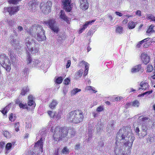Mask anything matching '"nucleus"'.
I'll return each instance as SVG.
<instances>
[{
	"label": "nucleus",
	"instance_id": "1",
	"mask_svg": "<svg viewBox=\"0 0 155 155\" xmlns=\"http://www.w3.org/2000/svg\"><path fill=\"white\" fill-rule=\"evenodd\" d=\"M131 128L130 127H124L117 133L114 150L115 155L130 154L133 143L135 139Z\"/></svg>",
	"mask_w": 155,
	"mask_h": 155
},
{
	"label": "nucleus",
	"instance_id": "2",
	"mask_svg": "<svg viewBox=\"0 0 155 155\" xmlns=\"http://www.w3.org/2000/svg\"><path fill=\"white\" fill-rule=\"evenodd\" d=\"M69 133L71 137L74 136L75 132L73 128L66 126L56 127L54 130L53 137L54 140L59 141L65 138Z\"/></svg>",
	"mask_w": 155,
	"mask_h": 155
},
{
	"label": "nucleus",
	"instance_id": "3",
	"mask_svg": "<svg viewBox=\"0 0 155 155\" xmlns=\"http://www.w3.org/2000/svg\"><path fill=\"white\" fill-rule=\"evenodd\" d=\"M84 119L82 111L79 109L72 110L67 115V120L70 123L77 124L82 122Z\"/></svg>",
	"mask_w": 155,
	"mask_h": 155
},
{
	"label": "nucleus",
	"instance_id": "4",
	"mask_svg": "<svg viewBox=\"0 0 155 155\" xmlns=\"http://www.w3.org/2000/svg\"><path fill=\"white\" fill-rule=\"evenodd\" d=\"M25 45L28 50L32 53L33 52L36 53L38 52V48L35 47L36 45L35 41L30 37H28L25 40Z\"/></svg>",
	"mask_w": 155,
	"mask_h": 155
},
{
	"label": "nucleus",
	"instance_id": "5",
	"mask_svg": "<svg viewBox=\"0 0 155 155\" xmlns=\"http://www.w3.org/2000/svg\"><path fill=\"white\" fill-rule=\"evenodd\" d=\"M0 64L7 71H10L11 69V64L9 59L6 54H0Z\"/></svg>",
	"mask_w": 155,
	"mask_h": 155
},
{
	"label": "nucleus",
	"instance_id": "6",
	"mask_svg": "<svg viewBox=\"0 0 155 155\" xmlns=\"http://www.w3.org/2000/svg\"><path fill=\"white\" fill-rule=\"evenodd\" d=\"M52 2L50 1H48L46 2H43L40 4V8L42 12L45 14H48L51 11Z\"/></svg>",
	"mask_w": 155,
	"mask_h": 155
},
{
	"label": "nucleus",
	"instance_id": "7",
	"mask_svg": "<svg viewBox=\"0 0 155 155\" xmlns=\"http://www.w3.org/2000/svg\"><path fill=\"white\" fill-rule=\"evenodd\" d=\"M43 24L46 25L52 31L56 33L59 31V27L57 26L56 21L53 19H50L44 22Z\"/></svg>",
	"mask_w": 155,
	"mask_h": 155
},
{
	"label": "nucleus",
	"instance_id": "8",
	"mask_svg": "<svg viewBox=\"0 0 155 155\" xmlns=\"http://www.w3.org/2000/svg\"><path fill=\"white\" fill-rule=\"evenodd\" d=\"M64 8L67 12H70L73 8V3L71 0H61Z\"/></svg>",
	"mask_w": 155,
	"mask_h": 155
},
{
	"label": "nucleus",
	"instance_id": "9",
	"mask_svg": "<svg viewBox=\"0 0 155 155\" xmlns=\"http://www.w3.org/2000/svg\"><path fill=\"white\" fill-rule=\"evenodd\" d=\"M5 11H6L10 15L15 14L19 10V7H5L4 8Z\"/></svg>",
	"mask_w": 155,
	"mask_h": 155
},
{
	"label": "nucleus",
	"instance_id": "10",
	"mask_svg": "<svg viewBox=\"0 0 155 155\" xmlns=\"http://www.w3.org/2000/svg\"><path fill=\"white\" fill-rule=\"evenodd\" d=\"M140 57L142 62L145 65L147 64L150 62V57L147 54L142 53Z\"/></svg>",
	"mask_w": 155,
	"mask_h": 155
},
{
	"label": "nucleus",
	"instance_id": "11",
	"mask_svg": "<svg viewBox=\"0 0 155 155\" xmlns=\"http://www.w3.org/2000/svg\"><path fill=\"white\" fill-rule=\"evenodd\" d=\"M59 17L61 20L64 21L69 23L70 22V18L66 15L63 10H61L59 13Z\"/></svg>",
	"mask_w": 155,
	"mask_h": 155
},
{
	"label": "nucleus",
	"instance_id": "12",
	"mask_svg": "<svg viewBox=\"0 0 155 155\" xmlns=\"http://www.w3.org/2000/svg\"><path fill=\"white\" fill-rule=\"evenodd\" d=\"M43 138L41 137L39 140H38L35 143L34 145V148L39 149V150L41 152H42L43 151Z\"/></svg>",
	"mask_w": 155,
	"mask_h": 155
},
{
	"label": "nucleus",
	"instance_id": "13",
	"mask_svg": "<svg viewBox=\"0 0 155 155\" xmlns=\"http://www.w3.org/2000/svg\"><path fill=\"white\" fill-rule=\"evenodd\" d=\"M80 5V7L82 10H85L88 8L87 0H79Z\"/></svg>",
	"mask_w": 155,
	"mask_h": 155
},
{
	"label": "nucleus",
	"instance_id": "14",
	"mask_svg": "<svg viewBox=\"0 0 155 155\" xmlns=\"http://www.w3.org/2000/svg\"><path fill=\"white\" fill-rule=\"evenodd\" d=\"M28 104L29 106H32L34 108L36 106L35 102L34 101L33 97L31 95H30L28 97Z\"/></svg>",
	"mask_w": 155,
	"mask_h": 155
},
{
	"label": "nucleus",
	"instance_id": "15",
	"mask_svg": "<svg viewBox=\"0 0 155 155\" xmlns=\"http://www.w3.org/2000/svg\"><path fill=\"white\" fill-rule=\"evenodd\" d=\"M36 39L38 41H42L45 40L46 38L45 35V32L37 34Z\"/></svg>",
	"mask_w": 155,
	"mask_h": 155
},
{
	"label": "nucleus",
	"instance_id": "16",
	"mask_svg": "<svg viewBox=\"0 0 155 155\" xmlns=\"http://www.w3.org/2000/svg\"><path fill=\"white\" fill-rule=\"evenodd\" d=\"M140 86L141 87L139 88V90H140L141 89L144 90H146L148 88L150 87L148 83L145 81H141L140 84Z\"/></svg>",
	"mask_w": 155,
	"mask_h": 155
},
{
	"label": "nucleus",
	"instance_id": "17",
	"mask_svg": "<svg viewBox=\"0 0 155 155\" xmlns=\"http://www.w3.org/2000/svg\"><path fill=\"white\" fill-rule=\"evenodd\" d=\"M142 69L141 64H139L133 67L131 70V72L135 73L139 71Z\"/></svg>",
	"mask_w": 155,
	"mask_h": 155
},
{
	"label": "nucleus",
	"instance_id": "18",
	"mask_svg": "<svg viewBox=\"0 0 155 155\" xmlns=\"http://www.w3.org/2000/svg\"><path fill=\"white\" fill-rule=\"evenodd\" d=\"M38 2L37 0H32L29 2V5L32 9H35L38 5Z\"/></svg>",
	"mask_w": 155,
	"mask_h": 155
},
{
	"label": "nucleus",
	"instance_id": "19",
	"mask_svg": "<svg viewBox=\"0 0 155 155\" xmlns=\"http://www.w3.org/2000/svg\"><path fill=\"white\" fill-rule=\"evenodd\" d=\"M15 143V142H13L12 143H7L5 146V149L6 151L7 152L10 150L12 146L14 145Z\"/></svg>",
	"mask_w": 155,
	"mask_h": 155
},
{
	"label": "nucleus",
	"instance_id": "20",
	"mask_svg": "<svg viewBox=\"0 0 155 155\" xmlns=\"http://www.w3.org/2000/svg\"><path fill=\"white\" fill-rule=\"evenodd\" d=\"M58 104V103L56 101L53 100L49 104V107L50 108L52 109L55 108L56 106Z\"/></svg>",
	"mask_w": 155,
	"mask_h": 155
},
{
	"label": "nucleus",
	"instance_id": "21",
	"mask_svg": "<svg viewBox=\"0 0 155 155\" xmlns=\"http://www.w3.org/2000/svg\"><path fill=\"white\" fill-rule=\"evenodd\" d=\"M36 32L38 34L45 32V31L43 30L42 27L41 25H38L36 26Z\"/></svg>",
	"mask_w": 155,
	"mask_h": 155
},
{
	"label": "nucleus",
	"instance_id": "22",
	"mask_svg": "<svg viewBox=\"0 0 155 155\" xmlns=\"http://www.w3.org/2000/svg\"><path fill=\"white\" fill-rule=\"evenodd\" d=\"M82 73L83 70H80L76 73L74 75V77L75 79H77L81 77L82 75Z\"/></svg>",
	"mask_w": 155,
	"mask_h": 155
},
{
	"label": "nucleus",
	"instance_id": "23",
	"mask_svg": "<svg viewBox=\"0 0 155 155\" xmlns=\"http://www.w3.org/2000/svg\"><path fill=\"white\" fill-rule=\"evenodd\" d=\"M95 20H94L90 21H87L85 23V24H84L83 26L82 29L83 30H85L87 26L89 25H91V23L95 21Z\"/></svg>",
	"mask_w": 155,
	"mask_h": 155
},
{
	"label": "nucleus",
	"instance_id": "24",
	"mask_svg": "<svg viewBox=\"0 0 155 155\" xmlns=\"http://www.w3.org/2000/svg\"><path fill=\"white\" fill-rule=\"evenodd\" d=\"M29 91V89L28 87H25L21 90V94L22 95H25Z\"/></svg>",
	"mask_w": 155,
	"mask_h": 155
},
{
	"label": "nucleus",
	"instance_id": "25",
	"mask_svg": "<svg viewBox=\"0 0 155 155\" xmlns=\"http://www.w3.org/2000/svg\"><path fill=\"white\" fill-rule=\"evenodd\" d=\"M128 27L129 29L134 28L136 26L135 23L133 21H130L128 24Z\"/></svg>",
	"mask_w": 155,
	"mask_h": 155
},
{
	"label": "nucleus",
	"instance_id": "26",
	"mask_svg": "<svg viewBox=\"0 0 155 155\" xmlns=\"http://www.w3.org/2000/svg\"><path fill=\"white\" fill-rule=\"evenodd\" d=\"M81 91V89H79L77 88H76L74 89L71 92V96H73L75 95L78 92H80Z\"/></svg>",
	"mask_w": 155,
	"mask_h": 155
},
{
	"label": "nucleus",
	"instance_id": "27",
	"mask_svg": "<svg viewBox=\"0 0 155 155\" xmlns=\"http://www.w3.org/2000/svg\"><path fill=\"white\" fill-rule=\"evenodd\" d=\"M10 60L12 62V63H15L16 58L15 54H13L12 53H10L9 55Z\"/></svg>",
	"mask_w": 155,
	"mask_h": 155
},
{
	"label": "nucleus",
	"instance_id": "28",
	"mask_svg": "<svg viewBox=\"0 0 155 155\" xmlns=\"http://www.w3.org/2000/svg\"><path fill=\"white\" fill-rule=\"evenodd\" d=\"M154 26L151 25L148 28V29H147L146 32L147 33H152L154 32V31L153 30V28Z\"/></svg>",
	"mask_w": 155,
	"mask_h": 155
},
{
	"label": "nucleus",
	"instance_id": "29",
	"mask_svg": "<svg viewBox=\"0 0 155 155\" xmlns=\"http://www.w3.org/2000/svg\"><path fill=\"white\" fill-rule=\"evenodd\" d=\"M140 136H139L140 138H142L147 134V130L145 129H142V130L141 133L140 134Z\"/></svg>",
	"mask_w": 155,
	"mask_h": 155
},
{
	"label": "nucleus",
	"instance_id": "30",
	"mask_svg": "<svg viewBox=\"0 0 155 155\" xmlns=\"http://www.w3.org/2000/svg\"><path fill=\"white\" fill-rule=\"evenodd\" d=\"M3 134L4 136L7 138H9L10 137L11 134L7 131L4 130L3 132Z\"/></svg>",
	"mask_w": 155,
	"mask_h": 155
},
{
	"label": "nucleus",
	"instance_id": "31",
	"mask_svg": "<svg viewBox=\"0 0 155 155\" xmlns=\"http://www.w3.org/2000/svg\"><path fill=\"white\" fill-rule=\"evenodd\" d=\"M123 28L121 26H118L116 28V31L117 33L121 34L122 33Z\"/></svg>",
	"mask_w": 155,
	"mask_h": 155
},
{
	"label": "nucleus",
	"instance_id": "32",
	"mask_svg": "<svg viewBox=\"0 0 155 155\" xmlns=\"http://www.w3.org/2000/svg\"><path fill=\"white\" fill-rule=\"evenodd\" d=\"M21 0H9L8 2L10 4L16 5Z\"/></svg>",
	"mask_w": 155,
	"mask_h": 155
},
{
	"label": "nucleus",
	"instance_id": "33",
	"mask_svg": "<svg viewBox=\"0 0 155 155\" xmlns=\"http://www.w3.org/2000/svg\"><path fill=\"white\" fill-rule=\"evenodd\" d=\"M153 66L152 65L149 64L147 67V70L146 72H151L153 71Z\"/></svg>",
	"mask_w": 155,
	"mask_h": 155
},
{
	"label": "nucleus",
	"instance_id": "34",
	"mask_svg": "<svg viewBox=\"0 0 155 155\" xmlns=\"http://www.w3.org/2000/svg\"><path fill=\"white\" fill-rule=\"evenodd\" d=\"M49 115L50 117L54 118L56 116V112H52L51 111L48 110V112Z\"/></svg>",
	"mask_w": 155,
	"mask_h": 155
},
{
	"label": "nucleus",
	"instance_id": "35",
	"mask_svg": "<svg viewBox=\"0 0 155 155\" xmlns=\"http://www.w3.org/2000/svg\"><path fill=\"white\" fill-rule=\"evenodd\" d=\"M140 105V102L137 100H135L132 102V105L134 107H138Z\"/></svg>",
	"mask_w": 155,
	"mask_h": 155
},
{
	"label": "nucleus",
	"instance_id": "36",
	"mask_svg": "<svg viewBox=\"0 0 155 155\" xmlns=\"http://www.w3.org/2000/svg\"><path fill=\"white\" fill-rule=\"evenodd\" d=\"M62 153L64 154H68L69 153V150L67 148V147H64L62 150Z\"/></svg>",
	"mask_w": 155,
	"mask_h": 155
},
{
	"label": "nucleus",
	"instance_id": "37",
	"mask_svg": "<svg viewBox=\"0 0 155 155\" xmlns=\"http://www.w3.org/2000/svg\"><path fill=\"white\" fill-rule=\"evenodd\" d=\"M63 78L61 77H58L56 80L55 82L57 84H61L63 81Z\"/></svg>",
	"mask_w": 155,
	"mask_h": 155
},
{
	"label": "nucleus",
	"instance_id": "38",
	"mask_svg": "<svg viewBox=\"0 0 155 155\" xmlns=\"http://www.w3.org/2000/svg\"><path fill=\"white\" fill-rule=\"evenodd\" d=\"M32 61V59L30 53H28V58L27 59V64H30V63H31Z\"/></svg>",
	"mask_w": 155,
	"mask_h": 155
},
{
	"label": "nucleus",
	"instance_id": "39",
	"mask_svg": "<svg viewBox=\"0 0 155 155\" xmlns=\"http://www.w3.org/2000/svg\"><path fill=\"white\" fill-rule=\"evenodd\" d=\"M94 88L93 87L90 86H87L86 87V90H87V91L92 90L93 91V92L94 93H96L97 92V91H95V90H94Z\"/></svg>",
	"mask_w": 155,
	"mask_h": 155
},
{
	"label": "nucleus",
	"instance_id": "40",
	"mask_svg": "<svg viewBox=\"0 0 155 155\" xmlns=\"http://www.w3.org/2000/svg\"><path fill=\"white\" fill-rule=\"evenodd\" d=\"M20 127L19 123L18 122L16 123L15 124V128L16 132H18L19 130V127Z\"/></svg>",
	"mask_w": 155,
	"mask_h": 155
},
{
	"label": "nucleus",
	"instance_id": "41",
	"mask_svg": "<svg viewBox=\"0 0 155 155\" xmlns=\"http://www.w3.org/2000/svg\"><path fill=\"white\" fill-rule=\"evenodd\" d=\"M19 107L20 108H22L23 109H28V107L27 105L26 104H23L22 103H21L19 104Z\"/></svg>",
	"mask_w": 155,
	"mask_h": 155
},
{
	"label": "nucleus",
	"instance_id": "42",
	"mask_svg": "<svg viewBox=\"0 0 155 155\" xmlns=\"http://www.w3.org/2000/svg\"><path fill=\"white\" fill-rule=\"evenodd\" d=\"M147 18L152 21H155V17L152 15H149L147 16Z\"/></svg>",
	"mask_w": 155,
	"mask_h": 155
},
{
	"label": "nucleus",
	"instance_id": "43",
	"mask_svg": "<svg viewBox=\"0 0 155 155\" xmlns=\"http://www.w3.org/2000/svg\"><path fill=\"white\" fill-rule=\"evenodd\" d=\"M15 119V117L14 118H13V114L12 113H11L9 116V120L12 121H14Z\"/></svg>",
	"mask_w": 155,
	"mask_h": 155
},
{
	"label": "nucleus",
	"instance_id": "44",
	"mask_svg": "<svg viewBox=\"0 0 155 155\" xmlns=\"http://www.w3.org/2000/svg\"><path fill=\"white\" fill-rule=\"evenodd\" d=\"M104 110V108L103 107L100 106L98 107L96 109V111L97 112H101Z\"/></svg>",
	"mask_w": 155,
	"mask_h": 155
},
{
	"label": "nucleus",
	"instance_id": "45",
	"mask_svg": "<svg viewBox=\"0 0 155 155\" xmlns=\"http://www.w3.org/2000/svg\"><path fill=\"white\" fill-rule=\"evenodd\" d=\"M70 82V80L68 78H67L64 80V83L65 84L68 85L69 84Z\"/></svg>",
	"mask_w": 155,
	"mask_h": 155
},
{
	"label": "nucleus",
	"instance_id": "46",
	"mask_svg": "<svg viewBox=\"0 0 155 155\" xmlns=\"http://www.w3.org/2000/svg\"><path fill=\"white\" fill-rule=\"evenodd\" d=\"M1 112L4 114H6L8 112V110L7 109L6 107H5V108H3V109L1 111Z\"/></svg>",
	"mask_w": 155,
	"mask_h": 155
},
{
	"label": "nucleus",
	"instance_id": "47",
	"mask_svg": "<svg viewBox=\"0 0 155 155\" xmlns=\"http://www.w3.org/2000/svg\"><path fill=\"white\" fill-rule=\"evenodd\" d=\"M5 143L3 141L0 142V147L1 148H2L4 147Z\"/></svg>",
	"mask_w": 155,
	"mask_h": 155
},
{
	"label": "nucleus",
	"instance_id": "48",
	"mask_svg": "<svg viewBox=\"0 0 155 155\" xmlns=\"http://www.w3.org/2000/svg\"><path fill=\"white\" fill-rule=\"evenodd\" d=\"M35 28L34 26H33L31 28H30V29L28 30V32L29 34L31 35L32 34V30Z\"/></svg>",
	"mask_w": 155,
	"mask_h": 155
},
{
	"label": "nucleus",
	"instance_id": "49",
	"mask_svg": "<svg viewBox=\"0 0 155 155\" xmlns=\"http://www.w3.org/2000/svg\"><path fill=\"white\" fill-rule=\"evenodd\" d=\"M71 64V61L70 60H68L67 61V64L66 65V68H69Z\"/></svg>",
	"mask_w": 155,
	"mask_h": 155
},
{
	"label": "nucleus",
	"instance_id": "50",
	"mask_svg": "<svg viewBox=\"0 0 155 155\" xmlns=\"http://www.w3.org/2000/svg\"><path fill=\"white\" fill-rule=\"evenodd\" d=\"M140 131L139 128L138 127H137L135 129V132L137 134V135L139 136H140V134H139V132Z\"/></svg>",
	"mask_w": 155,
	"mask_h": 155
},
{
	"label": "nucleus",
	"instance_id": "51",
	"mask_svg": "<svg viewBox=\"0 0 155 155\" xmlns=\"http://www.w3.org/2000/svg\"><path fill=\"white\" fill-rule=\"evenodd\" d=\"M141 12L140 10H137L136 12V15H137L140 16H141Z\"/></svg>",
	"mask_w": 155,
	"mask_h": 155
},
{
	"label": "nucleus",
	"instance_id": "52",
	"mask_svg": "<svg viewBox=\"0 0 155 155\" xmlns=\"http://www.w3.org/2000/svg\"><path fill=\"white\" fill-rule=\"evenodd\" d=\"M87 64H88L87 63H86V64L85 65V72H87V73H88V69H89V67L88 66V65H87Z\"/></svg>",
	"mask_w": 155,
	"mask_h": 155
},
{
	"label": "nucleus",
	"instance_id": "53",
	"mask_svg": "<svg viewBox=\"0 0 155 155\" xmlns=\"http://www.w3.org/2000/svg\"><path fill=\"white\" fill-rule=\"evenodd\" d=\"M153 138L151 137H149L147 140V142L148 143H150L151 142L152 139Z\"/></svg>",
	"mask_w": 155,
	"mask_h": 155
},
{
	"label": "nucleus",
	"instance_id": "54",
	"mask_svg": "<svg viewBox=\"0 0 155 155\" xmlns=\"http://www.w3.org/2000/svg\"><path fill=\"white\" fill-rule=\"evenodd\" d=\"M87 62H86L85 61H80V62L79 63V65L80 66H82L83 64L85 65L86 64V63H87Z\"/></svg>",
	"mask_w": 155,
	"mask_h": 155
},
{
	"label": "nucleus",
	"instance_id": "55",
	"mask_svg": "<svg viewBox=\"0 0 155 155\" xmlns=\"http://www.w3.org/2000/svg\"><path fill=\"white\" fill-rule=\"evenodd\" d=\"M128 21V20L127 19L125 18L122 21V23L123 24H126L127 23Z\"/></svg>",
	"mask_w": 155,
	"mask_h": 155
},
{
	"label": "nucleus",
	"instance_id": "56",
	"mask_svg": "<svg viewBox=\"0 0 155 155\" xmlns=\"http://www.w3.org/2000/svg\"><path fill=\"white\" fill-rule=\"evenodd\" d=\"M115 13L116 15L120 17L122 16L123 15L121 13L118 12H116Z\"/></svg>",
	"mask_w": 155,
	"mask_h": 155
},
{
	"label": "nucleus",
	"instance_id": "57",
	"mask_svg": "<svg viewBox=\"0 0 155 155\" xmlns=\"http://www.w3.org/2000/svg\"><path fill=\"white\" fill-rule=\"evenodd\" d=\"M21 103L19 99H16L15 101V104L18 105H19V106L20 104Z\"/></svg>",
	"mask_w": 155,
	"mask_h": 155
},
{
	"label": "nucleus",
	"instance_id": "58",
	"mask_svg": "<svg viewBox=\"0 0 155 155\" xmlns=\"http://www.w3.org/2000/svg\"><path fill=\"white\" fill-rule=\"evenodd\" d=\"M152 92L153 91H148L146 92L145 93H144L143 94L144 95V94H150L152 93Z\"/></svg>",
	"mask_w": 155,
	"mask_h": 155
},
{
	"label": "nucleus",
	"instance_id": "59",
	"mask_svg": "<svg viewBox=\"0 0 155 155\" xmlns=\"http://www.w3.org/2000/svg\"><path fill=\"white\" fill-rule=\"evenodd\" d=\"M58 148L56 150H55L54 155H58Z\"/></svg>",
	"mask_w": 155,
	"mask_h": 155
},
{
	"label": "nucleus",
	"instance_id": "60",
	"mask_svg": "<svg viewBox=\"0 0 155 155\" xmlns=\"http://www.w3.org/2000/svg\"><path fill=\"white\" fill-rule=\"evenodd\" d=\"M150 38H145L143 40H142L139 41V42L140 43V44H142L143 43H144V40H147V39H149Z\"/></svg>",
	"mask_w": 155,
	"mask_h": 155
},
{
	"label": "nucleus",
	"instance_id": "61",
	"mask_svg": "<svg viewBox=\"0 0 155 155\" xmlns=\"http://www.w3.org/2000/svg\"><path fill=\"white\" fill-rule=\"evenodd\" d=\"M130 105V103H127L125 105V107L126 108H129Z\"/></svg>",
	"mask_w": 155,
	"mask_h": 155
},
{
	"label": "nucleus",
	"instance_id": "62",
	"mask_svg": "<svg viewBox=\"0 0 155 155\" xmlns=\"http://www.w3.org/2000/svg\"><path fill=\"white\" fill-rule=\"evenodd\" d=\"M18 31H20L22 30L23 28L21 26H19L18 27Z\"/></svg>",
	"mask_w": 155,
	"mask_h": 155
},
{
	"label": "nucleus",
	"instance_id": "63",
	"mask_svg": "<svg viewBox=\"0 0 155 155\" xmlns=\"http://www.w3.org/2000/svg\"><path fill=\"white\" fill-rule=\"evenodd\" d=\"M84 30H83L82 29V28H81L78 31V33L79 34H81L84 31Z\"/></svg>",
	"mask_w": 155,
	"mask_h": 155
},
{
	"label": "nucleus",
	"instance_id": "64",
	"mask_svg": "<svg viewBox=\"0 0 155 155\" xmlns=\"http://www.w3.org/2000/svg\"><path fill=\"white\" fill-rule=\"evenodd\" d=\"M140 43L139 42L137 44L136 46V47L137 48H139L140 47L141 44H140Z\"/></svg>",
	"mask_w": 155,
	"mask_h": 155
}]
</instances>
